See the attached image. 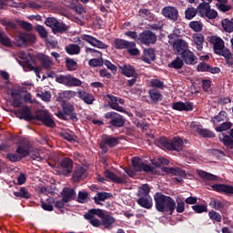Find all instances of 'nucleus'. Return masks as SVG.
Instances as JSON below:
<instances>
[{
  "mask_svg": "<svg viewBox=\"0 0 233 233\" xmlns=\"http://www.w3.org/2000/svg\"><path fill=\"white\" fill-rule=\"evenodd\" d=\"M154 202L156 203L157 211L161 213L169 212L170 216L174 214L176 202L173 198L157 192L154 194Z\"/></svg>",
  "mask_w": 233,
  "mask_h": 233,
  "instance_id": "obj_1",
  "label": "nucleus"
},
{
  "mask_svg": "<svg viewBox=\"0 0 233 233\" xmlns=\"http://www.w3.org/2000/svg\"><path fill=\"white\" fill-rule=\"evenodd\" d=\"M187 142V140H183L180 137H174L171 140L167 137H161L156 140L157 145L162 149L177 152H181Z\"/></svg>",
  "mask_w": 233,
  "mask_h": 233,
  "instance_id": "obj_2",
  "label": "nucleus"
},
{
  "mask_svg": "<svg viewBox=\"0 0 233 233\" xmlns=\"http://www.w3.org/2000/svg\"><path fill=\"white\" fill-rule=\"evenodd\" d=\"M131 166H133L134 169H125V172L130 177H135L137 176V172L154 173L155 171L154 167L143 162L142 159L139 157H134L133 160H131Z\"/></svg>",
  "mask_w": 233,
  "mask_h": 233,
  "instance_id": "obj_3",
  "label": "nucleus"
},
{
  "mask_svg": "<svg viewBox=\"0 0 233 233\" xmlns=\"http://www.w3.org/2000/svg\"><path fill=\"white\" fill-rule=\"evenodd\" d=\"M113 46L116 50H127L129 56H139L141 54L136 46V42H130L122 38H116L113 41Z\"/></svg>",
  "mask_w": 233,
  "mask_h": 233,
  "instance_id": "obj_4",
  "label": "nucleus"
},
{
  "mask_svg": "<svg viewBox=\"0 0 233 233\" xmlns=\"http://www.w3.org/2000/svg\"><path fill=\"white\" fill-rule=\"evenodd\" d=\"M176 35H168V43L173 47L174 52L176 54H179L180 56L188 50V43H187L183 39L177 38L175 39Z\"/></svg>",
  "mask_w": 233,
  "mask_h": 233,
  "instance_id": "obj_5",
  "label": "nucleus"
},
{
  "mask_svg": "<svg viewBox=\"0 0 233 233\" xmlns=\"http://www.w3.org/2000/svg\"><path fill=\"white\" fill-rule=\"evenodd\" d=\"M97 216L98 218L103 217V210L101 208H90L86 213L84 215V218L86 221H89V224L93 226L94 228H100L101 227V221L96 218Z\"/></svg>",
  "mask_w": 233,
  "mask_h": 233,
  "instance_id": "obj_6",
  "label": "nucleus"
},
{
  "mask_svg": "<svg viewBox=\"0 0 233 233\" xmlns=\"http://www.w3.org/2000/svg\"><path fill=\"white\" fill-rule=\"evenodd\" d=\"M35 43V35L32 33H19L15 36L14 45L15 46H26Z\"/></svg>",
  "mask_w": 233,
  "mask_h": 233,
  "instance_id": "obj_7",
  "label": "nucleus"
},
{
  "mask_svg": "<svg viewBox=\"0 0 233 233\" xmlns=\"http://www.w3.org/2000/svg\"><path fill=\"white\" fill-rule=\"evenodd\" d=\"M119 145V137L110 135H104L99 143V148L104 154L109 152V147H115Z\"/></svg>",
  "mask_w": 233,
  "mask_h": 233,
  "instance_id": "obj_8",
  "label": "nucleus"
},
{
  "mask_svg": "<svg viewBox=\"0 0 233 233\" xmlns=\"http://www.w3.org/2000/svg\"><path fill=\"white\" fill-rule=\"evenodd\" d=\"M56 83L65 85V86H81L83 82L71 75H59L56 76Z\"/></svg>",
  "mask_w": 233,
  "mask_h": 233,
  "instance_id": "obj_9",
  "label": "nucleus"
},
{
  "mask_svg": "<svg viewBox=\"0 0 233 233\" xmlns=\"http://www.w3.org/2000/svg\"><path fill=\"white\" fill-rule=\"evenodd\" d=\"M198 12L200 17H207V19H216L218 17V11L211 9L208 3H200L198 6Z\"/></svg>",
  "mask_w": 233,
  "mask_h": 233,
  "instance_id": "obj_10",
  "label": "nucleus"
},
{
  "mask_svg": "<svg viewBox=\"0 0 233 233\" xmlns=\"http://www.w3.org/2000/svg\"><path fill=\"white\" fill-rule=\"evenodd\" d=\"M157 41V36L150 30H146L139 34L137 43L140 45H145L146 46H150Z\"/></svg>",
  "mask_w": 233,
  "mask_h": 233,
  "instance_id": "obj_11",
  "label": "nucleus"
},
{
  "mask_svg": "<svg viewBox=\"0 0 233 233\" xmlns=\"http://www.w3.org/2000/svg\"><path fill=\"white\" fill-rule=\"evenodd\" d=\"M86 53L92 54L94 57H98V58L90 59L88 61L89 66H93V67L103 66V53L90 47L86 48Z\"/></svg>",
  "mask_w": 233,
  "mask_h": 233,
  "instance_id": "obj_12",
  "label": "nucleus"
},
{
  "mask_svg": "<svg viewBox=\"0 0 233 233\" xmlns=\"http://www.w3.org/2000/svg\"><path fill=\"white\" fill-rule=\"evenodd\" d=\"M74 169V161L69 158H62L59 162V175L60 176H69Z\"/></svg>",
  "mask_w": 233,
  "mask_h": 233,
  "instance_id": "obj_13",
  "label": "nucleus"
},
{
  "mask_svg": "<svg viewBox=\"0 0 233 233\" xmlns=\"http://www.w3.org/2000/svg\"><path fill=\"white\" fill-rule=\"evenodd\" d=\"M108 100V105L110 108L113 110H116L117 112H122L123 114H127V110L119 106V105H125V100L123 98H119L117 96H112V95H107L106 96Z\"/></svg>",
  "mask_w": 233,
  "mask_h": 233,
  "instance_id": "obj_14",
  "label": "nucleus"
},
{
  "mask_svg": "<svg viewBox=\"0 0 233 233\" xmlns=\"http://www.w3.org/2000/svg\"><path fill=\"white\" fill-rule=\"evenodd\" d=\"M80 38L82 39V41H86V43H88L89 45H91V46H94L95 48H100L101 50H106V48H108V46L106 44L90 35H82Z\"/></svg>",
  "mask_w": 233,
  "mask_h": 233,
  "instance_id": "obj_15",
  "label": "nucleus"
},
{
  "mask_svg": "<svg viewBox=\"0 0 233 233\" xmlns=\"http://www.w3.org/2000/svg\"><path fill=\"white\" fill-rule=\"evenodd\" d=\"M210 45H213L214 52L219 56L224 50H227L225 47V41L219 36L213 35L209 38Z\"/></svg>",
  "mask_w": 233,
  "mask_h": 233,
  "instance_id": "obj_16",
  "label": "nucleus"
},
{
  "mask_svg": "<svg viewBox=\"0 0 233 233\" xmlns=\"http://www.w3.org/2000/svg\"><path fill=\"white\" fill-rule=\"evenodd\" d=\"M191 127L196 129V132L198 136H201L203 138H214L215 133L210 131L209 129H204L203 127L197 124L196 122H192Z\"/></svg>",
  "mask_w": 233,
  "mask_h": 233,
  "instance_id": "obj_17",
  "label": "nucleus"
},
{
  "mask_svg": "<svg viewBox=\"0 0 233 233\" xmlns=\"http://www.w3.org/2000/svg\"><path fill=\"white\" fill-rule=\"evenodd\" d=\"M162 15L164 17H167L171 21H177V17H179V12L177 11V8L174 6H165L162 9Z\"/></svg>",
  "mask_w": 233,
  "mask_h": 233,
  "instance_id": "obj_18",
  "label": "nucleus"
},
{
  "mask_svg": "<svg viewBox=\"0 0 233 233\" xmlns=\"http://www.w3.org/2000/svg\"><path fill=\"white\" fill-rule=\"evenodd\" d=\"M211 188L217 193H223L227 196L233 195V187L227 184H214Z\"/></svg>",
  "mask_w": 233,
  "mask_h": 233,
  "instance_id": "obj_19",
  "label": "nucleus"
},
{
  "mask_svg": "<svg viewBox=\"0 0 233 233\" xmlns=\"http://www.w3.org/2000/svg\"><path fill=\"white\" fill-rule=\"evenodd\" d=\"M60 196H62V199L66 201V203H69L76 198V190L71 187H64L60 192Z\"/></svg>",
  "mask_w": 233,
  "mask_h": 233,
  "instance_id": "obj_20",
  "label": "nucleus"
},
{
  "mask_svg": "<svg viewBox=\"0 0 233 233\" xmlns=\"http://www.w3.org/2000/svg\"><path fill=\"white\" fill-rule=\"evenodd\" d=\"M180 56L182 57V61H184L186 65H197L198 63V57L189 49L184 51Z\"/></svg>",
  "mask_w": 233,
  "mask_h": 233,
  "instance_id": "obj_21",
  "label": "nucleus"
},
{
  "mask_svg": "<svg viewBox=\"0 0 233 233\" xmlns=\"http://www.w3.org/2000/svg\"><path fill=\"white\" fill-rule=\"evenodd\" d=\"M104 177L112 183H116L117 185H123L126 183V180L123 177H116V174L111 172L109 169H106V171H104Z\"/></svg>",
  "mask_w": 233,
  "mask_h": 233,
  "instance_id": "obj_22",
  "label": "nucleus"
},
{
  "mask_svg": "<svg viewBox=\"0 0 233 233\" xmlns=\"http://www.w3.org/2000/svg\"><path fill=\"white\" fill-rule=\"evenodd\" d=\"M37 59L40 61L43 68L48 70L54 66V61L50 59V56H46L45 54H38Z\"/></svg>",
  "mask_w": 233,
  "mask_h": 233,
  "instance_id": "obj_23",
  "label": "nucleus"
},
{
  "mask_svg": "<svg viewBox=\"0 0 233 233\" xmlns=\"http://www.w3.org/2000/svg\"><path fill=\"white\" fill-rule=\"evenodd\" d=\"M14 114L16 116V117H32V110L28 107V106H20V107L15 109Z\"/></svg>",
  "mask_w": 233,
  "mask_h": 233,
  "instance_id": "obj_24",
  "label": "nucleus"
},
{
  "mask_svg": "<svg viewBox=\"0 0 233 233\" xmlns=\"http://www.w3.org/2000/svg\"><path fill=\"white\" fill-rule=\"evenodd\" d=\"M198 72H210V74H219L221 69L219 67H212L207 63H200L197 67Z\"/></svg>",
  "mask_w": 233,
  "mask_h": 233,
  "instance_id": "obj_25",
  "label": "nucleus"
},
{
  "mask_svg": "<svg viewBox=\"0 0 233 233\" xmlns=\"http://www.w3.org/2000/svg\"><path fill=\"white\" fill-rule=\"evenodd\" d=\"M192 107L193 106L190 102H176L172 105V108H174V110H178L179 112H190V110H192Z\"/></svg>",
  "mask_w": 233,
  "mask_h": 233,
  "instance_id": "obj_26",
  "label": "nucleus"
},
{
  "mask_svg": "<svg viewBox=\"0 0 233 233\" xmlns=\"http://www.w3.org/2000/svg\"><path fill=\"white\" fill-rule=\"evenodd\" d=\"M100 218H102L101 225L107 230H110L112 228V225L116 222L115 218L110 215H105V211H103V217H100Z\"/></svg>",
  "mask_w": 233,
  "mask_h": 233,
  "instance_id": "obj_27",
  "label": "nucleus"
},
{
  "mask_svg": "<svg viewBox=\"0 0 233 233\" xmlns=\"http://www.w3.org/2000/svg\"><path fill=\"white\" fill-rule=\"evenodd\" d=\"M86 173V169L83 167H77L72 174V180L74 183H79L81 179H83L85 174Z\"/></svg>",
  "mask_w": 233,
  "mask_h": 233,
  "instance_id": "obj_28",
  "label": "nucleus"
},
{
  "mask_svg": "<svg viewBox=\"0 0 233 233\" xmlns=\"http://www.w3.org/2000/svg\"><path fill=\"white\" fill-rule=\"evenodd\" d=\"M11 97H12V101H11L12 106H15V108L21 107V105H23V102L21 101L22 99L21 93H19V91L17 90H12Z\"/></svg>",
  "mask_w": 233,
  "mask_h": 233,
  "instance_id": "obj_29",
  "label": "nucleus"
},
{
  "mask_svg": "<svg viewBox=\"0 0 233 233\" xmlns=\"http://www.w3.org/2000/svg\"><path fill=\"white\" fill-rule=\"evenodd\" d=\"M78 97L82 99L86 105H93L94 101H96L94 95L83 90L78 91Z\"/></svg>",
  "mask_w": 233,
  "mask_h": 233,
  "instance_id": "obj_30",
  "label": "nucleus"
},
{
  "mask_svg": "<svg viewBox=\"0 0 233 233\" xmlns=\"http://www.w3.org/2000/svg\"><path fill=\"white\" fill-rule=\"evenodd\" d=\"M137 202L140 208H144L145 209H151L153 206L151 197H138Z\"/></svg>",
  "mask_w": 233,
  "mask_h": 233,
  "instance_id": "obj_31",
  "label": "nucleus"
},
{
  "mask_svg": "<svg viewBox=\"0 0 233 233\" xmlns=\"http://www.w3.org/2000/svg\"><path fill=\"white\" fill-rule=\"evenodd\" d=\"M122 74L126 77H137V72H136V68L130 65H125L121 67Z\"/></svg>",
  "mask_w": 233,
  "mask_h": 233,
  "instance_id": "obj_32",
  "label": "nucleus"
},
{
  "mask_svg": "<svg viewBox=\"0 0 233 233\" xmlns=\"http://www.w3.org/2000/svg\"><path fill=\"white\" fill-rule=\"evenodd\" d=\"M19 119H42V125L49 128H55L56 126V122L50 117H19Z\"/></svg>",
  "mask_w": 233,
  "mask_h": 233,
  "instance_id": "obj_33",
  "label": "nucleus"
},
{
  "mask_svg": "<svg viewBox=\"0 0 233 233\" xmlns=\"http://www.w3.org/2000/svg\"><path fill=\"white\" fill-rule=\"evenodd\" d=\"M16 153L22 157H28L30 156V142L24 145H19Z\"/></svg>",
  "mask_w": 233,
  "mask_h": 233,
  "instance_id": "obj_34",
  "label": "nucleus"
},
{
  "mask_svg": "<svg viewBox=\"0 0 233 233\" xmlns=\"http://www.w3.org/2000/svg\"><path fill=\"white\" fill-rule=\"evenodd\" d=\"M142 59L144 63H152L156 59V51L152 48L145 49Z\"/></svg>",
  "mask_w": 233,
  "mask_h": 233,
  "instance_id": "obj_35",
  "label": "nucleus"
},
{
  "mask_svg": "<svg viewBox=\"0 0 233 233\" xmlns=\"http://www.w3.org/2000/svg\"><path fill=\"white\" fill-rule=\"evenodd\" d=\"M219 141L223 143V145L229 149L233 148V138L229 135H226V133H219L218 135Z\"/></svg>",
  "mask_w": 233,
  "mask_h": 233,
  "instance_id": "obj_36",
  "label": "nucleus"
},
{
  "mask_svg": "<svg viewBox=\"0 0 233 233\" xmlns=\"http://www.w3.org/2000/svg\"><path fill=\"white\" fill-rule=\"evenodd\" d=\"M0 45H3V46H6V48H12L14 46V44L12 43V40L8 35H6V33L0 30Z\"/></svg>",
  "mask_w": 233,
  "mask_h": 233,
  "instance_id": "obj_37",
  "label": "nucleus"
},
{
  "mask_svg": "<svg viewBox=\"0 0 233 233\" xmlns=\"http://www.w3.org/2000/svg\"><path fill=\"white\" fill-rule=\"evenodd\" d=\"M218 56H222V57H224L228 66H233V53L230 52V49H224Z\"/></svg>",
  "mask_w": 233,
  "mask_h": 233,
  "instance_id": "obj_38",
  "label": "nucleus"
},
{
  "mask_svg": "<svg viewBox=\"0 0 233 233\" xmlns=\"http://www.w3.org/2000/svg\"><path fill=\"white\" fill-rule=\"evenodd\" d=\"M193 43H195L197 50H203V43H205V36L202 34H194Z\"/></svg>",
  "mask_w": 233,
  "mask_h": 233,
  "instance_id": "obj_39",
  "label": "nucleus"
},
{
  "mask_svg": "<svg viewBox=\"0 0 233 233\" xmlns=\"http://www.w3.org/2000/svg\"><path fill=\"white\" fill-rule=\"evenodd\" d=\"M209 206L217 211H221L226 207L223 201H220L215 198H210Z\"/></svg>",
  "mask_w": 233,
  "mask_h": 233,
  "instance_id": "obj_40",
  "label": "nucleus"
},
{
  "mask_svg": "<svg viewBox=\"0 0 233 233\" xmlns=\"http://www.w3.org/2000/svg\"><path fill=\"white\" fill-rule=\"evenodd\" d=\"M14 196L19 198L30 199L31 194L26 187H21L18 191H14Z\"/></svg>",
  "mask_w": 233,
  "mask_h": 233,
  "instance_id": "obj_41",
  "label": "nucleus"
},
{
  "mask_svg": "<svg viewBox=\"0 0 233 233\" xmlns=\"http://www.w3.org/2000/svg\"><path fill=\"white\" fill-rule=\"evenodd\" d=\"M198 177H200L201 179H203V181H215L218 179L217 176L203 170H198Z\"/></svg>",
  "mask_w": 233,
  "mask_h": 233,
  "instance_id": "obj_42",
  "label": "nucleus"
},
{
  "mask_svg": "<svg viewBox=\"0 0 233 233\" xmlns=\"http://www.w3.org/2000/svg\"><path fill=\"white\" fill-rule=\"evenodd\" d=\"M66 52H67L69 56H77L81 52V47L77 44H70L66 46Z\"/></svg>",
  "mask_w": 233,
  "mask_h": 233,
  "instance_id": "obj_43",
  "label": "nucleus"
},
{
  "mask_svg": "<svg viewBox=\"0 0 233 233\" xmlns=\"http://www.w3.org/2000/svg\"><path fill=\"white\" fill-rule=\"evenodd\" d=\"M114 196L107 192H98L97 197L94 198L95 203L100 204V201H105L106 199L112 198Z\"/></svg>",
  "mask_w": 233,
  "mask_h": 233,
  "instance_id": "obj_44",
  "label": "nucleus"
},
{
  "mask_svg": "<svg viewBox=\"0 0 233 233\" xmlns=\"http://www.w3.org/2000/svg\"><path fill=\"white\" fill-rule=\"evenodd\" d=\"M68 30V26L66 24L59 21L56 22L55 26L52 28L54 34H63Z\"/></svg>",
  "mask_w": 233,
  "mask_h": 233,
  "instance_id": "obj_45",
  "label": "nucleus"
},
{
  "mask_svg": "<svg viewBox=\"0 0 233 233\" xmlns=\"http://www.w3.org/2000/svg\"><path fill=\"white\" fill-rule=\"evenodd\" d=\"M148 94L153 103H157L163 99V96L157 89H151L148 91Z\"/></svg>",
  "mask_w": 233,
  "mask_h": 233,
  "instance_id": "obj_46",
  "label": "nucleus"
},
{
  "mask_svg": "<svg viewBox=\"0 0 233 233\" xmlns=\"http://www.w3.org/2000/svg\"><path fill=\"white\" fill-rule=\"evenodd\" d=\"M150 187L147 184H143L137 190V197H150Z\"/></svg>",
  "mask_w": 233,
  "mask_h": 233,
  "instance_id": "obj_47",
  "label": "nucleus"
},
{
  "mask_svg": "<svg viewBox=\"0 0 233 233\" xmlns=\"http://www.w3.org/2000/svg\"><path fill=\"white\" fill-rule=\"evenodd\" d=\"M65 116H68V117H76V113H74V106L71 104H66L63 106Z\"/></svg>",
  "mask_w": 233,
  "mask_h": 233,
  "instance_id": "obj_48",
  "label": "nucleus"
},
{
  "mask_svg": "<svg viewBox=\"0 0 233 233\" xmlns=\"http://www.w3.org/2000/svg\"><path fill=\"white\" fill-rule=\"evenodd\" d=\"M183 59L177 57L175 60H173L171 63L168 64L169 68H175L176 70H179L183 68Z\"/></svg>",
  "mask_w": 233,
  "mask_h": 233,
  "instance_id": "obj_49",
  "label": "nucleus"
},
{
  "mask_svg": "<svg viewBox=\"0 0 233 233\" xmlns=\"http://www.w3.org/2000/svg\"><path fill=\"white\" fill-rule=\"evenodd\" d=\"M198 14H199V11H198V7H197V9L194 7H188L185 11L186 19H188L189 21H190V19H194V17H196V15H198Z\"/></svg>",
  "mask_w": 233,
  "mask_h": 233,
  "instance_id": "obj_50",
  "label": "nucleus"
},
{
  "mask_svg": "<svg viewBox=\"0 0 233 233\" xmlns=\"http://www.w3.org/2000/svg\"><path fill=\"white\" fill-rule=\"evenodd\" d=\"M24 70L25 72H30V71H33L35 72L36 77H38L39 79H41V75L39 74V72L41 71V68L39 66L35 67L34 66H32V64H26L25 66H24Z\"/></svg>",
  "mask_w": 233,
  "mask_h": 233,
  "instance_id": "obj_51",
  "label": "nucleus"
},
{
  "mask_svg": "<svg viewBox=\"0 0 233 233\" xmlns=\"http://www.w3.org/2000/svg\"><path fill=\"white\" fill-rule=\"evenodd\" d=\"M66 66L69 72H74L77 69V62L72 58H66Z\"/></svg>",
  "mask_w": 233,
  "mask_h": 233,
  "instance_id": "obj_52",
  "label": "nucleus"
},
{
  "mask_svg": "<svg viewBox=\"0 0 233 233\" xmlns=\"http://www.w3.org/2000/svg\"><path fill=\"white\" fill-rule=\"evenodd\" d=\"M59 137H62L63 139H66L69 143H74L76 142V136L74 134L67 133L66 131L59 132L58 133Z\"/></svg>",
  "mask_w": 233,
  "mask_h": 233,
  "instance_id": "obj_53",
  "label": "nucleus"
},
{
  "mask_svg": "<svg viewBox=\"0 0 233 233\" xmlns=\"http://www.w3.org/2000/svg\"><path fill=\"white\" fill-rule=\"evenodd\" d=\"M176 203L177 204V207L176 206L175 209L177 211V213L182 214L185 212V200L181 198H176Z\"/></svg>",
  "mask_w": 233,
  "mask_h": 233,
  "instance_id": "obj_54",
  "label": "nucleus"
},
{
  "mask_svg": "<svg viewBox=\"0 0 233 233\" xmlns=\"http://www.w3.org/2000/svg\"><path fill=\"white\" fill-rule=\"evenodd\" d=\"M189 28H191L193 32H201V30H203V24L199 21H191L189 23Z\"/></svg>",
  "mask_w": 233,
  "mask_h": 233,
  "instance_id": "obj_55",
  "label": "nucleus"
},
{
  "mask_svg": "<svg viewBox=\"0 0 233 233\" xmlns=\"http://www.w3.org/2000/svg\"><path fill=\"white\" fill-rule=\"evenodd\" d=\"M208 215L209 216L210 220L213 221L214 223L222 221L221 214L217 211L211 210Z\"/></svg>",
  "mask_w": 233,
  "mask_h": 233,
  "instance_id": "obj_56",
  "label": "nucleus"
},
{
  "mask_svg": "<svg viewBox=\"0 0 233 233\" xmlns=\"http://www.w3.org/2000/svg\"><path fill=\"white\" fill-rule=\"evenodd\" d=\"M36 96L42 99V101H45L46 103H48L50 101L52 95L48 91H40L36 94Z\"/></svg>",
  "mask_w": 233,
  "mask_h": 233,
  "instance_id": "obj_57",
  "label": "nucleus"
},
{
  "mask_svg": "<svg viewBox=\"0 0 233 233\" xmlns=\"http://www.w3.org/2000/svg\"><path fill=\"white\" fill-rule=\"evenodd\" d=\"M109 124L115 127H121L125 125V120L121 117H115L109 121Z\"/></svg>",
  "mask_w": 233,
  "mask_h": 233,
  "instance_id": "obj_58",
  "label": "nucleus"
},
{
  "mask_svg": "<svg viewBox=\"0 0 233 233\" xmlns=\"http://www.w3.org/2000/svg\"><path fill=\"white\" fill-rule=\"evenodd\" d=\"M138 15H140V17H143L144 19H147L148 21L153 19L152 13H150V10L148 9H140L138 11Z\"/></svg>",
  "mask_w": 233,
  "mask_h": 233,
  "instance_id": "obj_59",
  "label": "nucleus"
},
{
  "mask_svg": "<svg viewBox=\"0 0 233 233\" xmlns=\"http://www.w3.org/2000/svg\"><path fill=\"white\" fill-rule=\"evenodd\" d=\"M88 199V193L86 191H79L77 194V202L80 204H85L87 202Z\"/></svg>",
  "mask_w": 233,
  "mask_h": 233,
  "instance_id": "obj_60",
  "label": "nucleus"
},
{
  "mask_svg": "<svg viewBox=\"0 0 233 233\" xmlns=\"http://www.w3.org/2000/svg\"><path fill=\"white\" fill-rule=\"evenodd\" d=\"M7 159L13 163H16L22 160V158H25L24 157L17 155L15 153H9L6 156Z\"/></svg>",
  "mask_w": 233,
  "mask_h": 233,
  "instance_id": "obj_61",
  "label": "nucleus"
},
{
  "mask_svg": "<svg viewBox=\"0 0 233 233\" xmlns=\"http://www.w3.org/2000/svg\"><path fill=\"white\" fill-rule=\"evenodd\" d=\"M232 127V123L230 122H225L222 123L219 127H217L215 128L216 132H225Z\"/></svg>",
  "mask_w": 233,
  "mask_h": 233,
  "instance_id": "obj_62",
  "label": "nucleus"
},
{
  "mask_svg": "<svg viewBox=\"0 0 233 233\" xmlns=\"http://www.w3.org/2000/svg\"><path fill=\"white\" fill-rule=\"evenodd\" d=\"M192 209L197 214H201V213H204V212H208V206H206V205H194V206H192Z\"/></svg>",
  "mask_w": 233,
  "mask_h": 233,
  "instance_id": "obj_63",
  "label": "nucleus"
},
{
  "mask_svg": "<svg viewBox=\"0 0 233 233\" xmlns=\"http://www.w3.org/2000/svg\"><path fill=\"white\" fill-rule=\"evenodd\" d=\"M222 26L226 32H233V23L225 19L222 21Z\"/></svg>",
  "mask_w": 233,
  "mask_h": 233,
  "instance_id": "obj_64",
  "label": "nucleus"
}]
</instances>
